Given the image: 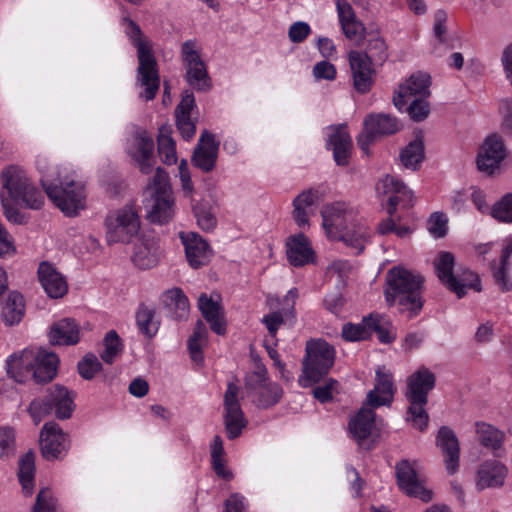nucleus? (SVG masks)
<instances>
[{
  "label": "nucleus",
  "mask_w": 512,
  "mask_h": 512,
  "mask_svg": "<svg viewBox=\"0 0 512 512\" xmlns=\"http://www.w3.org/2000/svg\"><path fill=\"white\" fill-rule=\"evenodd\" d=\"M376 384L367 394L366 402L372 408L390 405L393 401L395 388L393 376L382 369L376 371Z\"/></svg>",
  "instance_id": "393cba45"
},
{
  "label": "nucleus",
  "mask_w": 512,
  "mask_h": 512,
  "mask_svg": "<svg viewBox=\"0 0 512 512\" xmlns=\"http://www.w3.org/2000/svg\"><path fill=\"white\" fill-rule=\"evenodd\" d=\"M58 363L59 359L55 353L39 349L34 356L32 365L35 381L37 383L51 381L56 375Z\"/></svg>",
  "instance_id": "c9c22d12"
},
{
  "label": "nucleus",
  "mask_w": 512,
  "mask_h": 512,
  "mask_svg": "<svg viewBox=\"0 0 512 512\" xmlns=\"http://www.w3.org/2000/svg\"><path fill=\"white\" fill-rule=\"evenodd\" d=\"M193 212L198 225L203 230L211 231L215 228L217 220L208 201L203 200L193 205Z\"/></svg>",
  "instance_id": "603ef678"
},
{
  "label": "nucleus",
  "mask_w": 512,
  "mask_h": 512,
  "mask_svg": "<svg viewBox=\"0 0 512 512\" xmlns=\"http://www.w3.org/2000/svg\"><path fill=\"white\" fill-rule=\"evenodd\" d=\"M208 331L205 324L198 320L194 332L188 339V348L194 362L200 363L203 360L202 345L207 340Z\"/></svg>",
  "instance_id": "49530a36"
},
{
  "label": "nucleus",
  "mask_w": 512,
  "mask_h": 512,
  "mask_svg": "<svg viewBox=\"0 0 512 512\" xmlns=\"http://www.w3.org/2000/svg\"><path fill=\"white\" fill-rule=\"evenodd\" d=\"M74 398L73 391L56 384L46 390L43 398L34 399L27 411L36 425L53 410L58 419H69L75 409Z\"/></svg>",
  "instance_id": "0eeeda50"
},
{
  "label": "nucleus",
  "mask_w": 512,
  "mask_h": 512,
  "mask_svg": "<svg viewBox=\"0 0 512 512\" xmlns=\"http://www.w3.org/2000/svg\"><path fill=\"white\" fill-rule=\"evenodd\" d=\"M103 344L104 351L100 354L101 359L107 364H112L115 359L122 353V341L115 330H110L105 335Z\"/></svg>",
  "instance_id": "8fccbe9b"
},
{
  "label": "nucleus",
  "mask_w": 512,
  "mask_h": 512,
  "mask_svg": "<svg viewBox=\"0 0 512 512\" xmlns=\"http://www.w3.org/2000/svg\"><path fill=\"white\" fill-rule=\"evenodd\" d=\"M371 334L375 331L381 343L389 344L396 338L392 324L378 314H371Z\"/></svg>",
  "instance_id": "3c124183"
},
{
  "label": "nucleus",
  "mask_w": 512,
  "mask_h": 512,
  "mask_svg": "<svg viewBox=\"0 0 512 512\" xmlns=\"http://www.w3.org/2000/svg\"><path fill=\"white\" fill-rule=\"evenodd\" d=\"M126 34L133 46L137 48L138 67L135 85L143 91L139 98L145 101L153 100L160 88L158 63L154 56L151 43L142 35L138 24L127 19Z\"/></svg>",
  "instance_id": "f03ea898"
},
{
  "label": "nucleus",
  "mask_w": 512,
  "mask_h": 512,
  "mask_svg": "<svg viewBox=\"0 0 512 512\" xmlns=\"http://www.w3.org/2000/svg\"><path fill=\"white\" fill-rule=\"evenodd\" d=\"M33 512H56V501L49 489L39 491Z\"/></svg>",
  "instance_id": "69168bd1"
},
{
  "label": "nucleus",
  "mask_w": 512,
  "mask_h": 512,
  "mask_svg": "<svg viewBox=\"0 0 512 512\" xmlns=\"http://www.w3.org/2000/svg\"><path fill=\"white\" fill-rule=\"evenodd\" d=\"M35 453L26 452L18 461V479L26 496H30L34 489L35 480Z\"/></svg>",
  "instance_id": "4c0bfd02"
},
{
  "label": "nucleus",
  "mask_w": 512,
  "mask_h": 512,
  "mask_svg": "<svg viewBox=\"0 0 512 512\" xmlns=\"http://www.w3.org/2000/svg\"><path fill=\"white\" fill-rule=\"evenodd\" d=\"M317 202L318 191L313 189L303 191L294 199L292 217L300 229L309 228V218L313 214V207Z\"/></svg>",
  "instance_id": "72a5a7b5"
},
{
  "label": "nucleus",
  "mask_w": 512,
  "mask_h": 512,
  "mask_svg": "<svg viewBox=\"0 0 512 512\" xmlns=\"http://www.w3.org/2000/svg\"><path fill=\"white\" fill-rule=\"evenodd\" d=\"M491 216L501 223H512V193L500 198L490 210Z\"/></svg>",
  "instance_id": "5fc2aeb1"
},
{
  "label": "nucleus",
  "mask_w": 512,
  "mask_h": 512,
  "mask_svg": "<svg viewBox=\"0 0 512 512\" xmlns=\"http://www.w3.org/2000/svg\"><path fill=\"white\" fill-rule=\"evenodd\" d=\"M327 146L333 151V158L337 165L346 166L352 149V139L344 126L331 129L328 135Z\"/></svg>",
  "instance_id": "c85d7f7f"
},
{
  "label": "nucleus",
  "mask_w": 512,
  "mask_h": 512,
  "mask_svg": "<svg viewBox=\"0 0 512 512\" xmlns=\"http://www.w3.org/2000/svg\"><path fill=\"white\" fill-rule=\"evenodd\" d=\"M164 303L176 320L187 318L189 301L180 288L168 290L164 296Z\"/></svg>",
  "instance_id": "ea45409f"
},
{
  "label": "nucleus",
  "mask_w": 512,
  "mask_h": 512,
  "mask_svg": "<svg viewBox=\"0 0 512 512\" xmlns=\"http://www.w3.org/2000/svg\"><path fill=\"white\" fill-rule=\"evenodd\" d=\"M283 390L281 386L272 382L263 389L254 394L253 401L260 408H269L277 404L282 398Z\"/></svg>",
  "instance_id": "09e8293b"
},
{
  "label": "nucleus",
  "mask_w": 512,
  "mask_h": 512,
  "mask_svg": "<svg viewBox=\"0 0 512 512\" xmlns=\"http://www.w3.org/2000/svg\"><path fill=\"white\" fill-rule=\"evenodd\" d=\"M128 153L136 161L142 173L149 174L153 171L154 141L146 131H138L132 136Z\"/></svg>",
  "instance_id": "aec40b11"
},
{
  "label": "nucleus",
  "mask_w": 512,
  "mask_h": 512,
  "mask_svg": "<svg viewBox=\"0 0 512 512\" xmlns=\"http://www.w3.org/2000/svg\"><path fill=\"white\" fill-rule=\"evenodd\" d=\"M158 153L161 160L167 164L172 165L177 161L175 142L171 136L161 133L158 137Z\"/></svg>",
  "instance_id": "6e6d98bb"
},
{
  "label": "nucleus",
  "mask_w": 512,
  "mask_h": 512,
  "mask_svg": "<svg viewBox=\"0 0 512 512\" xmlns=\"http://www.w3.org/2000/svg\"><path fill=\"white\" fill-rule=\"evenodd\" d=\"M133 263L140 269H150L158 263V245L153 238L138 239L132 253Z\"/></svg>",
  "instance_id": "e433bc0d"
},
{
  "label": "nucleus",
  "mask_w": 512,
  "mask_h": 512,
  "mask_svg": "<svg viewBox=\"0 0 512 512\" xmlns=\"http://www.w3.org/2000/svg\"><path fill=\"white\" fill-rule=\"evenodd\" d=\"M447 13L444 10H438L434 14V25H433V33L435 38L441 44L448 43L447 36Z\"/></svg>",
  "instance_id": "0e129e2a"
},
{
  "label": "nucleus",
  "mask_w": 512,
  "mask_h": 512,
  "mask_svg": "<svg viewBox=\"0 0 512 512\" xmlns=\"http://www.w3.org/2000/svg\"><path fill=\"white\" fill-rule=\"evenodd\" d=\"M182 59L186 68V80L197 91H207L211 87V81L207 73L205 63L202 61L196 44L192 40L182 44Z\"/></svg>",
  "instance_id": "f8f14e48"
},
{
  "label": "nucleus",
  "mask_w": 512,
  "mask_h": 512,
  "mask_svg": "<svg viewBox=\"0 0 512 512\" xmlns=\"http://www.w3.org/2000/svg\"><path fill=\"white\" fill-rule=\"evenodd\" d=\"M375 428V412L372 408L362 407L350 418L348 429L351 437L363 446Z\"/></svg>",
  "instance_id": "cd10ccee"
},
{
  "label": "nucleus",
  "mask_w": 512,
  "mask_h": 512,
  "mask_svg": "<svg viewBox=\"0 0 512 512\" xmlns=\"http://www.w3.org/2000/svg\"><path fill=\"white\" fill-rule=\"evenodd\" d=\"M221 298L219 294L207 295L202 293L198 299V308L204 319L209 323L213 332L218 335H224L226 332V322L223 317Z\"/></svg>",
  "instance_id": "4be33fe9"
},
{
  "label": "nucleus",
  "mask_w": 512,
  "mask_h": 512,
  "mask_svg": "<svg viewBox=\"0 0 512 512\" xmlns=\"http://www.w3.org/2000/svg\"><path fill=\"white\" fill-rule=\"evenodd\" d=\"M39 281L47 295L51 298H61L68 291L65 277L48 262H42L38 268Z\"/></svg>",
  "instance_id": "a878e982"
},
{
  "label": "nucleus",
  "mask_w": 512,
  "mask_h": 512,
  "mask_svg": "<svg viewBox=\"0 0 512 512\" xmlns=\"http://www.w3.org/2000/svg\"><path fill=\"white\" fill-rule=\"evenodd\" d=\"M428 231L436 238L445 236L447 232V218L443 213L434 212L428 220Z\"/></svg>",
  "instance_id": "774afa93"
},
{
  "label": "nucleus",
  "mask_w": 512,
  "mask_h": 512,
  "mask_svg": "<svg viewBox=\"0 0 512 512\" xmlns=\"http://www.w3.org/2000/svg\"><path fill=\"white\" fill-rule=\"evenodd\" d=\"M312 74L316 80L333 81L336 79L337 70L334 64L324 60L316 63Z\"/></svg>",
  "instance_id": "338daca9"
},
{
  "label": "nucleus",
  "mask_w": 512,
  "mask_h": 512,
  "mask_svg": "<svg viewBox=\"0 0 512 512\" xmlns=\"http://www.w3.org/2000/svg\"><path fill=\"white\" fill-rule=\"evenodd\" d=\"M270 383L268 381L267 369L263 365H257L256 369L248 373L245 378V388L251 396Z\"/></svg>",
  "instance_id": "864d4df0"
},
{
  "label": "nucleus",
  "mask_w": 512,
  "mask_h": 512,
  "mask_svg": "<svg viewBox=\"0 0 512 512\" xmlns=\"http://www.w3.org/2000/svg\"><path fill=\"white\" fill-rule=\"evenodd\" d=\"M41 184L48 198L66 216H76L86 208L85 187L73 174L59 172L53 179L43 176Z\"/></svg>",
  "instance_id": "7ed1b4c3"
},
{
  "label": "nucleus",
  "mask_w": 512,
  "mask_h": 512,
  "mask_svg": "<svg viewBox=\"0 0 512 512\" xmlns=\"http://www.w3.org/2000/svg\"><path fill=\"white\" fill-rule=\"evenodd\" d=\"M338 388V381L329 378L325 381L324 385L317 386L313 389V395L318 401L325 403L333 399L334 394L338 393Z\"/></svg>",
  "instance_id": "052dcab7"
},
{
  "label": "nucleus",
  "mask_w": 512,
  "mask_h": 512,
  "mask_svg": "<svg viewBox=\"0 0 512 512\" xmlns=\"http://www.w3.org/2000/svg\"><path fill=\"white\" fill-rule=\"evenodd\" d=\"M436 445L441 449L444 463L449 474H455L459 468V442L456 434L447 426H442L436 437Z\"/></svg>",
  "instance_id": "b1692460"
},
{
  "label": "nucleus",
  "mask_w": 512,
  "mask_h": 512,
  "mask_svg": "<svg viewBox=\"0 0 512 512\" xmlns=\"http://www.w3.org/2000/svg\"><path fill=\"white\" fill-rule=\"evenodd\" d=\"M344 35L351 41H355L358 45L360 41H363L367 36V31L362 22L358 19L348 22L341 26Z\"/></svg>",
  "instance_id": "e2e57ef3"
},
{
  "label": "nucleus",
  "mask_w": 512,
  "mask_h": 512,
  "mask_svg": "<svg viewBox=\"0 0 512 512\" xmlns=\"http://www.w3.org/2000/svg\"><path fill=\"white\" fill-rule=\"evenodd\" d=\"M363 124L364 129L357 137V144L366 153L377 137L395 134L401 128L396 117L385 113L368 114Z\"/></svg>",
  "instance_id": "9b49d317"
},
{
  "label": "nucleus",
  "mask_w": 512,
  "mask_h": 512,
  "mask_svg": "<svg viewBox=\"0 0 512 512\" xmlns=\"http://www.w3.org/2000/svg\"><path fill=\"white\" fill-rule=\"evenodd\" d=\"M507 156V150L498 134L489 135L481 145L476 163L481 172L493 174Z\"/></svg>",
  "instance_id": "2eb2a0df"
},
{
  "label": "nucleus",
  "mask_w": 512,
  "mask_h": 512,
  "mask_svg": "<svg viewBox=\"0 0 512 512\" xmlns=\"http://www.w3.org/2000/svg\"><path fill=\"white\" fill-rule=\"evenodd\" d=\"M106 238L109 244L128 243L140 230V219L132 206L111 212L105 219Z\"/></svg>",
  "instance_id": "9d476101"
},
{
  "label": "nucleus",
  "mask_w": 512,
  "mask_h": 512,
  "mask_svg": "<svg viewBox=\"0 0 512 512\" xmlns=\"http://www.w3.org/2000/svg\"><path fill=\"white\" fill-rule=\"evenodd\" d=\"M396 477L399 488L408 496L415 497L423 502L432 499L431 490L424 486L423 481L418 477L414 465L408 460H401L395 466Z\"/></svg>",
  "instance_id": "4468645a"
},
{
  "label": "nucleus",
  "mask_w": 512,
  "mask_h": 512,
  "mask_svg": "<svg viewBox=\"0 0 512 512\" xmlns=\"http://www.w3.org/2000/svg\"><path fill=\"white\" fill-rule=\"evenodd\" d=\"M455 259L452 253L442 251L434 260V268L439 280L458 298L466 295L467 289L482 290L479 276L469 269L453 272Z\"/></svg>",
  "instance_id": "6e6552de"
},
{
  "label": "nucleus",
  "mask_w": 512,
  "mask_h": 512,
  "mask_svg": "<svg viewBox=\"0 0 512 512\" xmlns=\"http://www.w3.org/2000/svg\"><path fill=\"white\" fill-rule=\"evenodd\" d=\"M1 203L6 219L14 224H25L27 217L15 207L13 201L6 197L5 192H1Z\"/></svg>",
  "instance_id": "13d9d810"
},
{
  "label": "nucleus",
  "mask_w": 512,
  "mask_h": 512,
  "mask_svg": "<svg viewBox=\"0 0 512 512\" xmlns=\"http://www.w3.org/2000/svg\"><path fill=\"white\" fill-rule=\"evenodd\" d=\"M179 236L185 248L186 259L193 269H198L209 263L212 250L206 240L193 232H180Z\"/></svg>",
  "instance_id": "412c9836"
},
{
  "label": "nucleus",
  "mask_w": 512,
  "mask_h": 512,
  "mask_svg": "<svg viewBox=\"0 0 512 512\" xmlns=\"http://www.w3.org/2000/svg\"><path fill=\"white\" fill-rule=\"evenodd\" d=\"M323 218V227L328 234H332L333 230L338 233L343 230L348 222L354 220V212L348 209L345 203L337 202L334 204L326 205L321 211Z\"/></svg>",
  "instance_id": "bb28decb"
},
{
  "label": "nucleus",
  "mask_w": 512,
  "mask_h": 512,
  "mask_svg": "<svg viewBox=\"0 0 512 512\" xmlns=\"http://www.w3.org/2000/svg\"><path fill=\"white\" fill-rule=\"evenodd\" d=\"M148 189L151 191L152 205L148 218L153 223L164 224L174 215V199L169 185L168 174L158 167Z\"/></svg>",
  "instance_id": "1a4fd4ad"
},
{
  "label": "nucleus",
  "mask_w": 512,
  "mask_h": 512,
  "mask_svg": "<svg viewBox=\"0 0 512 512\" xmlns=\"http://www.w3.org/2000/svg\"><path fill=\"white\" fill-rule=\"evenodd\" d=\"M348 61L352 75L354 89L360 94H366L371 90L374 79V69L370 58L361 51L351 50L348 53Z\"/></svg>",
  "instance_id": "f3484780"
},
{
  "label": "nucleus",
  "mask_w": 512,
  "mask_h": 512,
  "mask_svg": "<svg viewBox=\"0 0 512 512\" xmlns=\"http://www.w3.org/2000/svg\"><path fill=\"white\" fill-rule=\"evenodd\" d=\"M287 258L291 265L295 267L304 266L314 260V251L308 238L299 233L292 235L287 239Z\"/></svg>",
  "instance_id": "c756f323"
},
{
  "label": "nucleus",
  "mask_w": 512,
  "mask_h": 512,
  "mask_svg": "<svg viewBox=\"0 0 512 512\" xmlns=\"http://www.w3.org/2000/svg\"><path fill=\"white\" fill-rule=\"evenodd\" d=\"M238 393L239 387L235 383L229 382L224 394V423L229 439L239 437L247 425L238 400Z\"/></svg>",
  "instance_id": "ddd939ff"
},
{
  "label": "nucleus",
  "mask_w": 512,
  "mask_h": 512,
  "mask_svg": "<svg viewBox=\"0 0 512 512\" xmlns=\"http://www.w3.org/2000/svg\"><path fill=\"white\" fill-rule=\"evenodd\" d=\"M102 368L101 362L93 354H87L79 363V374L86 380L92 379Z\"/></svg>",
  "instance_id": "4d7b16f0"
},
{
  "label": "nucleus",
  "mask_w": 512,
  "mask_h": 512,
  "mask_svg": "<svg viewBox=\"0 0 512 512\" xmlns=\"http://www.w3.org/2000/svg\"><path fill=\"white\" fill-rule=\"evenodd\" d=\"M79 325L74 319L63 318L54 322L49 331L52 345H75L80 340Z\"/></svg>",
  "instance_id": "7c9ffc66"
},
{
  "label": "nucleus",
  "mask_w": 512,
  "mask_h": 512,
  "mask_svg": "<svg viewBox=\"0 0 512 512\" xmlns=\"http://www.w3.org/2000/svg\"><path fill=\"white\" fill-rule=\"evenodd\" d=\"M506 475L507 469L501 462L497 460L486 461L479 467L476 487L478 490H483L502 486Z\"/></svg>",
  "instance_id": "f704fd0d"
},
{
  "label": "nucleus",
  "mask_w": 512,
  "mask_h": 512,
  "mask_svg": "<svg viewBox=\"0 0 512 512\" xmlns=\"http://www.w3.org/2000/svg\"><path fill=\"white\" fill-rule=\"evenodd\" d=\"M512 255V238L507 240L506 245L502 250V255L500 259V267H493V278L495 283L498 285L502 292H508L512 289V279L507 273L508 268V260Z\"/></svg>",
  "instance_id": "79ce46f5"
},
{
  "label": "nucleus",
  "mask_w": 512,
  "mask_h": 512,
  "mask_svg": "<svg viewBox=\"0 0 512 512\" xmlns=\"http://www.w3.org/2000/svg\"><path fill=\"white\" fill-rule=\"evenodd\" d=\"M15 452V432L10 427H0V457H8Z\"/></svg>",
  "instance_id": "680f3d73"
},
{
  "label": "nucleus",
  "mask_w": 512,
  "mask_h": 512,
  "mask_svg": "<svg viewBox=\"0 0 512 512\" xmlns=\"http://www.w3.org/2000/svg\"><path fill=\"white\" fill-rule=\"evenodd\" d=\"M365 51H361L366 54L370 61L374 64H383L388 58L387 45L384 39L379 35L378 32L367 33Z\"/></svg>",
  "instance_id": "a19ab883"
},
{
  "label": "nucleus",
  "mask_w": 512,
  "mask_h": 512,
  "mask_svg": "<svg viewBox=\"0 0 512 512\" xmlns=\"http://www.w3.org/2000/svg\"><path fill=\"white\" fill-rule=\"evenodd\" d=\"M384 295L390 306H396L409 319L417 316L423 308V282L421 275L402 267L391 268L385 278Z\"/></svg>",
  "instance_id": "f257e3e1"
},
{
  "label": "nucleus",
  "mask_w": 512,
  "mask_h": 512,
  "mask_svg": "<svg viewBox=\"0 0 512 512\" xmlns=\"http://www.w3.org/2000/svg\"><path fill=\"white\" fill-rule=\"evenodd\" d=\"M337 234L339 239L353 249V253L356 255L365 249L371 235L368 227L364 223L358 222L355 218L352 222H348L345 228Z\"/></svg>",
  "instance_id": "2f4dec72"
},
{
  "label": "nucleus",
  "mask_w": 512,
  "mask_h": 512,
  "mask_svg": "<svg viewBox=\"0 0 512 512\" xmlns=\"http://www.w3.org/2000/svg\"><path fill=\"white\" fill-rule=\"evenodd\" d=\"M436 377L428 368L422 366L407 378L405 397L409 402L408 420L421 431H424L429 422L425 406L428 403V394L435 387Z\"/></svg>",
  "instance_id": "20e7f679"
},
{
  "label": "nucleus",
  "mask_w": 512,
  "mask_h": 512,
  "mask_svg": "<svg viewBox=\"0 0 512 512\" xmlns=\"http://www.w3.org/2000/svg\"><path fill=\"white\" fill-rule=\"evenodd\" d=\"M25 312V303L23 296L13 291L9 293L5 305L2 308V317L7 325L18 324Z\"/></svg>",
  "instance_id": "58836bf2"
},
{
  "label": "nucleus",
  "mask_w": 512,
  "mask_h": 512,
  "mask_svg": "<svg viewBox=\"0 0 512 512\" xmlns=\"http://www.w3.org/2000/svg\"><path fill=\"white\" fill-rule=\"evenodd\" d=\"M371 314L360 323H346L342 327V337L349 342L363 341L371 337Z\"/></svg>",
  "instance_id": "c03bdc74"
},
{
  "label": "nucleus",
  "mask_w": 512,
  "mask_h": 512,
  "mask_svg": "<svg viewBox=\"0 0 512 512\" xmlns=\"http://www.w3.org/2000/svg\"><path fill=\"white\" fill-rule=\"evenodd\" d=\"M68 448V437L55 422L44 424L40 433V449L46 460L61 457Z\"/></svg>",
  "instance_id": "a211bd4d"
},
{
  "label": "nucleus",
  "mask_w": 512,
  "mask_h": 512,
  "mask_svg": "<svg viewBox=\"0 0 512 512\" xmlns=\"http://www.w3.org/2000/svg\"><path fill=\"white\" fill-rule=\"evenodd\" d=\"M335 349L322 339L307 341L302 361V374L298 382L306 388L320 382L330 371L335 361Z\"/></svg>",
  "instance_id": "39448f33"
},
{
  "label": "nucleus",
  "mask_w": 512,
  "mask_h": 512,
  "mask_svg": "<svg viewBox=\"0 0 512 512\" xmlns=\"http://www.w3.org/2000/svg\"><path fill=\"white\" fill-rule=\"evenodd\" d=\"M6 197L17 205L29 209H40L44 203L41 191L33 184L27 173L18 166H10L2 172Z\"/></svg>",
  "instance_id": "423d86ee"
},
{
  "label": "nucleus",
  "mask_w": 512,
  "mask_h": 512,
  "mask_svg": "<svg viewBox=\"0 0 512 512\" xmlns=\"http://www.w3.org/2000/svg\"><path fill=\"white\" fill-rule=\"evenodd\" d=\"M136 322L141 333L149 338L153 337L159 329V321L155 318V310L145 305L139 306Z\"/></svg>",
  "instance_id": "a18cd8bd"
},
{
  "label": "nucleus",
  "mask_w": 512,
  "mask_h": 512,
  "mask_svg": "<svg viewBox=\"0 0 512 512\" xmlns=\"http://www.w3.org/2000/svg\"><path fill=\"white\" fill-rule=\"evenodd\" d=\"M195 107V98L192 92L185 91L180 103L175 109L176 124L182 137L186 140L191 139L196 132V126L191 120V112Z\"/></svg>",
  "instance_id": "473e14b6"
},
{
  "label": "nucleus",
  "mask_w": 512,
  "mask_h": 512,
  "mask_svg": "<svg viewBox=\"0 0 512 512\" xmlns=\"http://www.w3.org/2000/svg\"><path fill=\"white\" fill-rule=\"evenodd\" d=\"M430 77L425 73H416L399 86L396 96L393 98L395 107L402 111L414 98L426 99L430 95Z\"/></svg>",
  "instance_id": "6ab92c4d"
},
{
  "label": "nucleus",
  "mask_w": 512,
  "mask_h": 512,
  "mask_svg": "<svg viewBox=\"0 0 512 512\" xmlns=\"http://www.w3.org/2000/svg\"><path fill=\"white\" fill-rule=\"evenodd\" d=\"M219 144L215 142L214 135L207 130H203L194 150L192 162L195 167L204 172H210L214 169L218 156Z\"/></svg>",
  "instance_id": "5701e85b"
},
{
  "label": "nucleus",
  "mask_w": 512,
  "mask_h": 512,
  "mask_svg": "<svg viewBox=\"0 0 512 512\" xmlns=\"http://www.w3.org/2000/svg\"><path fill=\"white\" fill-rule=\"evenodd\" d=\"M477 433L481 444L486 448L498 450L502 447L504 434L494 426L487 423H478Z\"/></svg>",
  "instance_id": "de8ad7c7"
},
{
  "label": "nucleus",
  "mask_w": 512,
  "mask_h": 512,
  "mask_svg": "<svg viewBox=\"0 0 512 512\" xmlns=\"http://www.w3.org/2000/svg\"><path fill=\"white\" fill-rule=\"evenodd\" d=\"M405 108L410 118L416 122L423 121L430 112V107L426 99L414 98Z\"/></svg>",
  "instance_id": "bf43d9fd"
},
{
  "label": "nucleus",
  "mask_w": 512,
  "mask_h": 512,
  "mask_svg": "<svg viewBox=\"0 0 512 512\" xmlns=\"http://www.w3.org/2000/svg\"><path fill=\"white\" fill-rule=\"evenodd\" d=\"M376 191L379 195L387 197V213L392 216L401 204L403 207L409 206L412 199V192L408 190L405 184L392 175H386L376 184Z\"/></svg>",
  "instance_id": "dca6fc26"
},
{
  "label": "nucleus",
  "mask_w": 512,
  "mask_h": 512,
  "mask_svg": "<svg viewBox=\"0 0 512 512\" xmlns=\"http://www.w3.org/2000/svg\"><path fill=\"white\" fill-rule=\"evenodd\" d=\"M424 158V145L420 138L411 141L400 153L401 163L411 170H417Z\"/></svg>",
  "instance_id": "37998d69"
}]
</instances>
